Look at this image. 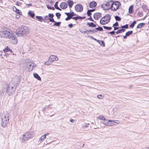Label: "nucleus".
<instances>
[{"mask_svg":"<svg viewBox=\"0 0 149 149\" xmlns=\"http://www.w3.org/2000/svg\"><path fill=\"white\" fill-rule=\"evenodd\" d=\"M19 79H17V83L15 84L12 83H6L5 86L2 89V93H7L9 96L12 95L16 90L17 86L19 85Z\"/></svg>","mask_w":149,"mask_h":149,"instance_id":"obj_1","label":"nucleus"},{"mask_svg":"<svg viewBox=\"0 0 149 149\" xmlns=\"http://www.w3.org/2000/svg\"><path fill=\"white\" fill-rule=\"evenodd\" d=\"M3 38L11 39L15 40V43H17V40L15 33L12 31H0V36Z\"/></svg>","mask_w":149,"mask_h":149,"instance_id":"obj_2","label":"nucleus"},{"mask_svg":"<svg viewBox=\"0 0 149 149\" xmlns=\"http://www.w3.org/2000/svg\"><path fill=\"white\" fill-rule=\"evenodd\" d=\"M28 27L25 26H22L20 28L17 29L15 33L18 37H24L25 35L28 34L29 30L28 29Z\"/></svg>","mask_w":149,"mask_h":149,"instance_id":"obj_3","label":"nucleus"},{"mask_svg":"<svg viewBox=\"0 0 149 149\" xmlns=\"http://www.w3.org/2000/svg\"><path fill=\"white\" fill-rule=\"evenodd\" d=\"M102 8L103 9H111V1L110 2H104L101 5Z\"/></svg>","mask_w":149,"mask_h":149,"instance_id":"obj_4","label":"nucleus"},{"mask_svg":"<svg viewBox=\"0 0 149 149\" xmlns=\"http://www.w3.org/2000/svg\"><path fill=\"white\" fill-rule=\"evenodd\" d=\"M120 5L119 2L116 1L112 3L111 1V9H118Z\"/></svg>","mask_w":149,"mask_h":149,"instance_id":"obj_5","label":"nucleus"},{"mask_svg":"<svg viewBox=\"0 0 149 149\" xmlns=\"http://www.w3.org/2000/svg\"><path fill=\"white\" fill-rule=\"evenodd\" d=\"M3 117V116H1L2 121L6 122V123H8L9 122V118L8 116H7L6 115V116H4V117Z\"/></svg>","mask_w":149,"mask_h":149,"instance_id":"obj_6","label":"nucleus"},{"mask_svg":"<svg viewBox=\"0 0 149 149\" xmlns=\"http://www.w3.org/2000/svg\"><path fill=\"white\" fill-rule=\"evenodd\" d=\"M26 134L29 139H31L35 136L34 132L33 131L27 132Z\"/></svg>","mask_w":149,"mask_h":149,"instance_id":"obj_7","label":"nucleus"},{"mask_svg":"<svg viewBox=\"0 0 149 149\" xmlns=\"http://www.w3.org/2000/svg\"><path fill=\"white\" fill-rule=\"evenodd\" d=\"M100 23L101 25H104L108 23L106 20L105 16L103 17L101 19L100 21Z\"/></svg>","mask_w":149,"mask_h":149,"instance_id":"obj_8","label":"nucleus"},{"mask_svg":"<svg viewBox=\"0 0 149 149\" xmlns=\"http://www.w3.org/2000/svg\"><path fill=\"white\" fill-rule=\"evenodd\" d=\"M101 17V14L100 13H96L94 14L93 18L95 20H98Z\"/></svg>","mask_w":149,"mask_h":149,"instance_id":"obj_9","label":"nucleus"},{"mask_svg":"<svg viewBox=\"0 0 149 149\" xmlns=\"http://www.w3.org/2000/svg\"><path fill=\"white\" fill-rule=\"evenodd\" d=\"M58 58L56 56H50L49 57V61L51 62L52 63L55 61H56L58 60Z\"/></svg>","mask_w":149,"mask_h":149,"instance_id":"obj_10","label":"nucleus"},{"mask_svg":"<svg viewBox=\"0 0 149 149\" xmlns=\"http://www.w3.org/2000/svg\"><path fill=\"white\" fill-rule=\"evenodd\" d=\"M51 22L54 23V24L52 26H56L57 27L60 26L61 24V22H56L54 20H53Z\"/></svg>","mask_w":149,"mask_h":149,"instance_id":"obj_11","label":"nucleus"},{"mask_svg":"<svg viewBox=\"0 0 149 149\" xmlns=\"http://www.w3.org/2000/svg\"><path fill=\"white\" fill-rule=\"evenodd\" d=\"M26 135V134H24L23 135V137L22 139V142H24L29 139L28 138L27 136Z\"/></svg>","mask_w":149,"mask_h":149,"instance_id":"obj_12","label":"nucleus"},{"mask_svg":"<svg viewBox=\"0 0 149 149\" xmlns=\"http://www.w3.org/2000/svg\"><path fill=\"white\" fill-rule=\"evenodd\" d=\"M67 4L65 2L61 3L60 5V8L63 9H65L67 7Z\"/></svg>","mask_w":149,"mask_h":149,"instance_id":"obj_13","label":"nucleus"},{"mask_svg":"<svg viewBox=\"0 0 149 149\" xmlns=\"http://www.w3.org/2000/svg\"><path fill=\"white\" fill-rule=\"evenodd\" d=\"M49 18V22H51L54 19L53 18L54 17V15L53 13H49L48 15H47Z\"/></svg>","mask_w":149,"mask_h":149,"instance_id":"obj_14","label":"nucleus"},{"mask_svg":"<svg viewBox=\"0 0 149 149\" xmlns=\"http://www.w3.org/2000/svg\"><path fill=\"white\" fill-rule=\"evenodd\" d=\"M97 3L96 2L94 1L91 2L89 4V6L90 8H94L96 5Z\"/></svg>","mask_w":149,"mask_h":149,"instance_id":"obj_15","label":"nucleus"},{"mask_svg":"<svg viewBox=\"0 0 149 149\" xmlns=\"http://www.w3.org/2000/svg\"><path fill=\"white\" fill-rule=\"evenodd\" d=\"M28 14L30 17L32 18H34V17L35 16V14L33 11L31 10L29 11Z\"/></svg>","mask_w":149,"mask_h":149,"instance_id":"obj_16","label":"nucleus"},{"mask_svg":"<svg viewBox=\"0 0 149 149\" xmlns=\"http://www.w3.org/2000/svg\"><path fill=\"white\" fill-rule=\"evenodd\" d=\"M32 64H29L28 63L26 64V68L28 69V71H30L33 70V68H32Z\"/></svg>","mask_w":149,"mask_h":149,"instance_id":"obj_17","label":"nucleus"},{"mask_svg":"<svg viewBox=\"0 0 149 149\" xmlns=\"http://www.w3.org/2000/svg\"><path fill=\"white\" fill-rule=\"evenodd\" d=\"M36 20L40 22H44L43 17L41 16L37 15L36 17Z\"/></svg>","mask_w":149,"mask_h":149,"instance_id":"obj_18","label":"nucleus"},{"mask_svg":"<svg viewBox=\"0 0 149 149\" xmlns=\"http://www.w3.org/2000/svg\"><path fill=\"white\" fill-rule=\"evenodd\" d=\"M33 75L35 78L37 79L38 80L40 81L41 80V78L40 76L37 73H35L33 74Z\"/></svg>","mask_w":149,"mask_h":149,"instance_id":"obj_19","label":"nucleus"},{"mask_svg":"<svg viewBox=\"0 0 149 149\" xmlns=\"http://www.w3.org/2000/svg\"><path fill=\"white\" fill-rule=\"evenodd\" d=\"M49 17L47 15L44 16L43 18L44 22H46L47 23H49V21H48L49 19Z\"/></svg>","mask_w":149,"mask_h":149,"instance_id":"obj_20","label":"nucleus"},{"mask_svg":"<svg viewBox=\"0 0 149 149\" xmlns=\"http://www.w3.org/2000/svg\"><path fill=\"white\" fill-rule=\"evenodd\" d=\"M87 30L84 28H81L79 29L80 32L81 33L84 34H86V33H87Z\"/></svg>","mask_w":149,"mask_h":149,"instance_id":"obj_21","label":"nucleus"},{"mask_svg":"<svg viewBox=\"0 0 149 149\" xmlns=\"http://www.w3.org/2000/svg\"><path fill=\"white\" fill-rule=\"evenodd\" d=\"M146 25V23H139L137 26L136 28L139 29L144 26Z\"/></svg>","mask_w":149,"mask_h":149,"instance_id":"obj_22","label":"nucleus"},{"mask_svg":"<svg viewBox=\"0 0 149 149\" xmlns=\"http://www.w3.org/2000/svg\"><path fill=\"white\" fill-rule=\"evenodd\" d=\"M105 16L106 18V20H107L108 22L109 23L110 21L111 18L110 15L108 14H106Z\"/></svg>","mask_w":149,"mask_h":149,"instance_id":"obj_23","label":"nucleus"},{"mask_svg":"<svg viewBox=\"0 0 149 149\" xmlns=\"http://www.w3.org/2000/svg\"><path fill=\"white\" fill-rule=\"evenodd\" d=\"M114 122H115L114 120H108V126H109L112 125H115L113 123Z\"/></svg>","mask_w":149,"mask_h":149,"instance_id":"obj_24","label":"nucleus"},{"mask_svg":"<svg viewBox=\"0 0 149 149\" xmlns=\"http://www.w3.org/2000/svg\"><path fill=\"white\" fill-rule=\"evenodd\" d=\"M3 51H4L3 53H5L6 52H7L9 51L12 52V50L8 46L6 47L5 49H3Z\"/></svg>","mask_w":149,"mask_h":149,"instance_id":"obj_25","label":"nucleus"},{"mask_svg":"<svg viewBox=\"0 0 149 149\" xmlns=\"http://www.w3.org/2000/svg\"><path fill=\"white\" fill-rule=\"evenodd\" d=\"M75 9H83L82 6L80 4H77L75 6Z\"/></svg>","mask_w":149,"mask_h":149,"instance_id":"obj_26","label":"nucleus"},{"mask_svg":"<svg viewBox=\"0 0 149 149\" xmlns=\"http://www.w3.org/2000/svg\"><path fill=\"white\" fill-rule=\"evenodd\" d=\"M136 23V20H134L133 21L132 23H131L130 25H129V27L131 28H133L135 25Z\"/></svg>","mask_w":149,"mask_h":149,"instance_id":"obj_27","label":"nucleus"},{"mask_svg":"<svg viewBox=\"0 0 149 149\" xmlns=\"http://www.w3.org/2000/svg\"><path fill=\"white\" fill-rule=\"evenodd\" d=\"M120 28L121 29H124V31H126V29H128L129 28L128 25V24H126L125 25L121 26Z\"/></svg>","mask_w":149,"mask_h":149,"instance_id":"obj_28","label":"nucleus"},{"mask_svg":"<svg viewBox=\"0 0 149 149\" xmlns=\"http://www.w3.org/2000/svg\"><path fill=\"white\" fill-rule=\"evenodd\" d=\"M95 10H88L87 12V15L88 16H91V12H93Z\"/></svg>","mask_w":149,"mask_h":149,"instance_id":"obj_29","label":"nucleus"},{"mask_svg":"<svg viewBox=\"0 0 149 149\" xmlns=\"http://www.w3.org/2000/svg\"><path fill=\"white\" fill-rule=\"evenodd\" d=\"M124 32L125 31L124 29H118L117 31H116V34H118L120 33Z\"/></svg>","mask_w":149,"mask_h":149,"instance_id":"obj_30","label":"nucleus"},{"mask_svg":"<svg viewBox=\"0 0 149 149\" xmlns=\"http://www.w3.org/2000/svg\"><path fill=\"white\" fill-rule=\"evenodd\" d=\"M75 17H73L72 18L73 19L75 20V21H77L78 19L81 20L80 16H79L77 15Z\"/></svg>","mask_w":149,"mask_h":149,"instance_id":"obj_31","label":"nucleus"},{"mask_svg":"<svg viewBox=\"0 0 149 149\" xmlns=\"http://www.w3.org/2000/svg\"><path fill=\"white\" fill-rule=\"evenodd\" d=\"M16 13V15H22V12L20 10H13Z\"/></svg>","mask_w":149,"mask_h":149,"instance_id":"obj_32","label":"nucleus"},{"mask_svg":"<svg viewBox=\"0 0 149 149\" xmlns=\"http://www.w3.org/2000/svg\"><path fill=\"white\" fill-rule=\"evenodd\" d=\"M95 28V30H96V31H97H97H103V29L102 28V27H101L100 26H99L98 27L96 28Z\"/></svg>","mask_w":149,"mask_h":149,"instance_id":"obj_33","label":"nucleus"},{"mask_svg":"<svg viewBox=\"0 0 149 149\" xmlns=\"http://www.w3.org/2000/svg\"><path fill=\"white\" fill-rule=\"evenodd\" d=\"M115 18L116 21H120L121 20V18L118 15L115 16Z\"/></svg>","mask_w":149,"mask_h":149,"instance_id":"obj_34","label":"nucleus"},{"mask_svg":"<svg viewBox=\"0 0 149 149\" xmlns=\"http://www.w3.org/2000/svg\"><path fill=\"white\" fill-rule=\"evenodd\" d=\"M103 121H102V123L104 124L105 125H106L107 126L108 122V120L106 119L105 118V120H103Z\"/></svg>","mask_w":149,"mask_h":149,"instance_id":"obj_35","label":"nucleus"},{"mask_svg":"<svg viewBox=\"0 0 149 149\" xmlns=\"http://www.w3.org/2000/svg\"><path fill=\"white\" fill-rule=\"evenodd\" d=\"M46 138V136H45V135H42L41 137H40V142H42L43 141V140H45V139Z\"/></svg>","mask_w":149,"mask_h":149,"instance_id":"obj_36","label":"nucleus"},{"mask_svg":"<svg viewBox=\"0 0 149 149\" xmlns=\"http://www.w3.org/2000/svg\"><path fill=\"white\" fill-rule=\"evenodd\" d=\"M94 23L92 22H88L87 23L86 25L90 27H93V26Z\"/></svg>","mask_w":149,"mask_h":149,"instance_id":"obj_37","label":"nucleus"},{"mask_svg":"<svg viewBox=\"0 0 149 149\" xmlns=\"http://www.w3.org/2000/svg\"><path fill=\"white\" fill-rule=\"evenodd\" d=\"M132 33H133V31H128L125 34L127 35V36H129L131 34H132Z\"/></svg>","mask_w":149,"mask_h":149,"instance_id":"obj_38","label":"nucleus"},{"mask_svg":"<svg viewBox=\"0 0 149 149\" xmlns=\"http://www.w3.org/2000/svg\"><path fill=\"white\" fill-rule=\"evenodd\" d=\"M65 14L67 16L68 15V16L69 17V16L70 17V18H71L72 19V18H73V17H72V16H71V13L70 12H68V13L65 12Z\"/></svg>","mask_w":149,"mask_h":149,"instance_id":"obj_39","label":"nucleus"},{"mask_svg":"<svg viewBox=\"0 0 149 149\" xmlns=\"http://www.w3.org/2000/svg\"><path fill=\"white\" fill-rule=\"evenodd\" d=\"M103 27L105 29L107 30H111L112 29V27H109L104 26H103Z\"/></svg>","mask_w":149,"mask_h":149,"instance_id":"obj_40","label":"nucleus"},{"mask_svg":"<svg viewBox=\"0 0 149 149\" xmlns=\"http://www.w3.org/2000/svg\"><path fill=\"white\" fill-rule=\"evenodd\" d=\"M8 123H6V122L2 121L1 123L2 126L4 127H5L6 126Z\"/></svg>","mask_w":149,"mask_h":149,"instance_id":"obj_41","label":"nucleus"},{"mask_svg":"<svg viewBox=\"0 0 149 149\" xmlns=\"http://www.w3.org/2000/svg\"><path fill=\"white\" fill-rule=\"evenodd\" d=\"M68 3L70 8L71 7L73 4V2L71 1H68Z\"/></svg>","mask_w":149,"mask_h":149,"instance_id":"obj_42","label":"nucleus"},{"mask_svg":"<svg viewBox=\"0 0 149 149\" xmlns=\"http://www.w3.org/2000/svg\"><path fill=\"white\" fill-rule=\"evenodd\" d=\"M98 118L100 120H105V118L102 115L99 116L98 117Z\"/></svg>","mask_w":149,"mask_h":149,"instance_id":"obj_43","label":"nucleus"},{"mask_svg":"<svg viewBox=\"0 0 149 149\" xmlns=\"http://www.w3.org/2000/svg\"><path fill=\"white\" fill-rule=\"evenodd\" d=\"M56 16L58 19H59L60 18V17L61 16V14L59 13H56Z\"/></svg>","mask_w":149,"mask_h":149,"instance_id":"obj_44","label":"nucleus"},{"mask_svg":"<svg viewBox=\"0 0 149 149\" xmlns=\"http://www.w3.org/2000/svg\"><path fill=\"white\" fill-rule=\"evenodd\" d=\"M115 33H116V31H113L109 32H108V34H110L111 35L113 36V35H115Z\"/></svg>","mask_w":149,"mask_h":149,"instance_id":"obj_45","label":"nucleus"},{"mask_svg":"<svg viewBox=\"0 0 149 149\" xmlns=\"http://www.w3.org/2000/svg\"><path fill=\"white\" fill-rule=\"evenodd\" d=\"M104 96L102 94H100L97 96V98L99 99H101L104 97Z\"/></svg>","mask_w":149,"mask_h":149,"instance_id":"obj_46","label":"nucleus"},{"mask_svg":"<svg viewBox=\"0 0 149 149\" xmlns=\"http://www.w3.org/2000/svg\"><path fill=\"white\" fill-rule=\"evenodd\" d=\"M101 43L100 44V45L101 46H102V47H105V43L104 42V41L102 40H101Z\"/></svg>","mask_w":149,"mask_h":149,"instance_id":"obj_47","label":"nucleus"},{"mask_svg":"<svg viewBox=\"0 0 149 149\" xmlns=\"http://www.w3.org/2000/svg\"><path fill=\"white\" fill-rule=\"evenodd\" d=\"M89 124V123L88 124H87L86 123H85L83 125V126H82V129H83L84 128L87 127H88V125Z\"/></svg>","mask_w":149,"mask_h":149,"instance_id":"obj_48","label":"nucleus"},{"mask_svg":"<svg viewBox=\"0 0 149 149\" xmlns=\"http://www.w3.org/2000/svg\"><path fill=\"white\" fill-rule=\"evenodd\" d=\"M52 62H51L49 61V59L47 61V62H45L44 64L45 65H50V64H51V63Z\"/></svg>","mask_w":149,"mask_h":149,"instance_id":"obj_49","label":"nucleus"},{"mask_svg":"<svg viewBox=\"0 0 149 149\" xmlns=\"http://www.w3.org/2000/svg\"><path fill=\"white\" fill-rule=\"evenodd\" d=\"M138 15L139 16L141 17L143 16V14L142 12H139L138 13Z\"/></svg>","mask_w":149,"mask_h":149,"instance_id":"obj_50","label":"nucleus"},{"mask_svg":"<svg viewBox=\"0 0 149 149\" xmlns=\"http://www.w3.org/2000/svg\"><path fill=\"white\" fill-rule=\"evenodd\" d=\"M89 31H91V33H94L95 32H97V31H96V30H95V29H93L92 30L91 29H90V30H89Z\"/></svg>","mask_w":149,"mask_h":149,"instance_id":"obj_51","label":"nucleus"},{"mask_svg":"<svg viewBox=\"0 0 149 149\" xmlns=\"http://www.w3.org/2000/svg\"><path fill=\"white\" fill-rule=\"evenodd\" d=\"M86 20H90L91 21H92L93 22H95V21L93 19V18H92L91 16H90V17L87 18L86 19Z\"/></svg>","mask_w":149,"mask_h":149,"instance_id":"obj_52","label":"nucleus"},{"mask_svg":"<svg viewBox=\"0 0 149 149\" xmlns=\"http://www.w3.org/2000/svg\"><path fill=\"white\" fill-rule=\"evenodd\" d=\"M119 25V24L118 22H116L115 23H114L112 26V27H114L115 26H118Z\"/></svg>","mask_w":149,"mask_h":149,"instance_id":"obj_53","label":"nucleus"},{"mask_svg":"<svg viewBox=\"0 0 149 149\" xmlns=\"http://www.w3.org/2000/svg\"><path fill=\"white\" fill-rule=\"evenodd\" d=\"M71 10H70V12L71 14V16H72V17L76 16L77 15L75 13H74L73 11H71Z\"/></svg>","mask_w":149,"mask_h":149,"instance_id":"obj_54","label":"nucleus"},{"mask_svg":"<svg viewBox=\"0 0 149 149\" xmlns=\"http://www.w3.org/2000/svg\"><path fill=\"white\" fill-rule=\"evenodd\" d=\"M57 3H58V2H56V3L54 5V6L57 9H61L58 7V6H57Z\"/></svg>","mask_w":149,"mask_h":149,"instance_id":"obj_55","label":"nucleus"},{"mask_svg":"<svg viewBox=\"0 0 149 149\" xmlns=\"http://www.w3.org/2000/svg\"><path fill=\"white\" fill-rule=\"evenodd\" d=\"M49 105V106H46L45 107L43 108L42 110V111H43V112H44V111H46V108H48Z\"/></svg>","mask_w":149,"mask_h":149,"instance_id":"obj_56","label":"nucleus"},{"mask_svg":"<svg viewBox=\"0 0 149 149\" xmlns=\"http://www.w3.org/2000/svg\"><path fill=\"white\" fill-rule=\"evenodd\" d=\"M87 37H88L90 38H91L93 40H95V38H94L92 36H91V35H88L87 36Z\"/></svg>","mask_w":149,"mask_h":149,"instance_id":"obj_57","label":"nucleus"},{"mask_svg":"<svg viewBox=\"0 0 149 149\" xmlns=\"http://www.w3.org/2000/svg\"><path fill=\"white\" fill-rule=\"evenodd\" d=\"M2 90L1 91V92H0V96H3L4 95V94H6V92H5V93H2Z\"/></svg>","mask_w":149,"mask_h":149,"instance_id":"obj_58","label":"nucleus"},{"mask_svg":"<svg viewBox=\"0 0 149 149\" xmlns=\"http://www.w3.org/2000/svg\"><path fill=\"white\" fill-rule=\"evenodd\" d=\"M67 17L65 18V20L66 21H68L70 20L71 19H72L71 18H70V17H69L68 15L67 16Z\"/></svg>","mask_w":149,"mask_h":149,"instance_id":"obj_59","label":"nucleus"},{"mask_svg":"<svg viewBox=\"0 0 149 149\" xmlns=\"http://www.w3.org/2000/svg\"><path fill=\"white\" fill-rule=\"evenodd\" d=\"M73 25L72 23L68 25V26L70 28L73 27Z\"/></svg>","mask_w":149,"mask_h":149,"instance_id":"obj_60","label":"nucleus"},{"mask_svg":"<svg viewBox=\"0 0 149 149\" xmlns=\"http://www.w3.org/2000/svg\"><path fill=\"white\" fill-rule=\"evenodd\" d=\"M114 27V31H115L116 30L119 29L120 28V27H118V26H115Z\"/></svg>","mask_w":149,"mask_h":149,"instance_id":"obj_61","label":"nucleus"},{"mask_svg":"<svg viewBox=\"0 0 149 149\" xmlns=\"http://www.w3.org/2000/svg\"><path fill=\"white\" fill-rule=\"evenodd\" d=\"M134 10H128L129 13L131 14L133 13Z\"/></svg>","mask_w":149,"mask_h":149,"instance_id":"obj_62","label":"nucleus"},{"mask_svg":"<svg viewBox=\"0 0 149 149\" xmlns=\"http://www.w3.org/2000/svg\"><path fill=\"white\" fill-rule=\"evenodd\" d=\"M142 8L144 9H146L147 8V7L145 5H143L142 6Z\"/></svg>","mask_w":149,"mask_h":149,"instance_id":"obj_63","label":"nucleus"},{"mask_svg":"<svg viewBox=\"0 0 149 149\" xmlns=\"http://www.w3.org/2000/svg\"><path fill=\"white\" fill-rule=\"evenodd\" d=\"M95 41H96L97 42L99 43L100 44L101 43V40H97L96 39H95Z\"/></svg>","mask_w":149,"mask_h":149,"instance_id":"obj_64","label":"nucleus"}]
</instances>
